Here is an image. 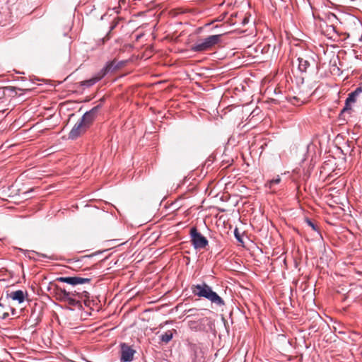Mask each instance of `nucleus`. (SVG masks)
Listing matches in <instances>:
<instances>
[{
	"mask_svg": "<svg viewBox=\"0 0 362 362\" xmlns=\"http://www.w3.org/2000/svg\"><path fill=\"white\" fill-rule=\"evenodd\" d=\"M113 30V25H111L110 27V32H111Z\"/></svg>",
	"mask_w": 362,
	"mask_h": 362,
	"instance_id": "bb28decb",
	"label": "nucleus"
},
{
	"mask_svg": "<svg viewBox=\"0 0 362 362\" xmlns=\"http://www.w3.org/2000/svg\"><path fill=\"white\" fill-rule=\"evenodd\" d=\"M120 360L122 362H130L134 358L135 351L124 343L121 344Z\"/></svg>",
	"mask_w": 362,
	"mask_h": 362,
	"instance_id": "423d86ee",
	"label": "nucleus"
},
{
	"mask_svg": "<svg viewBox=\"0 0 362 362\" xmlns=\"http://www.w3.org/2000/svg\"><path fill=\"white\" fill-rule=\"evenodd\" d=\"M70 305L72 306H80L81 303L80 301L78 300H76L73 298V295H71L66 300Z\"/></svg>",
	"mask_w": 362,
	"mask_h": 362,
	"instance_id": "4468645a",
	"label": "nucleus"
},
{
	"mask_svg": "<svg viewBox=\"0 0 362 362\" xmlns=\"http://www.w3.org/2000/svg\"><path fill=\"white\" fill-rule=\"evenodd\" d=\"M298 69L301 72H305L307 71L308 68L310 66L309 61L304 58H302V57H299L298 59Z\"/></svg>",
	"mask_w": 362,
	"mask_h": 362,
	"instance_id": "f8f14e48",
	"label": "nucleus"
},
{
	"mask_svg": "<svg viewBox=\"0 0 362 362\" xmlns=\"http://www.w3.org/2000/svg\"><path fill=\"white\" fill-rule=\"evenodd\" d=\"M190 238L191 243L194 249L201 250L204 249L209 244L207 239L198 231L196 227H192L190 229Z\"/></svg>",
	"mask_w": 362,
	"mask_h": 362,
	"instance_id": "7ed1b4c3",
	"label": "nucleus"
},
{
	"mask_svg": "<svg viewBox=\"0 0 362 362\" xmlns=\"http://www.w3.org/2000/svg\"><path fill=\"white\" fill-rule=\"evenodd\" d=\"M173 331L168 330L164 334H161L160 339L163 342L167 344L173 339Z\"/></svg>",
	"mask_w": 362,
	"mask_h": 362,
	"instance_id": "ddd939ff",
	"label": "nucleus"
},
{
	"mask_svg": "<svg viewBox=\"0 0 362 362\" xmlns=\"http://www.w3.org/2000/svg\"><path fill=\"white\" fill-rule=\"evenodd\" d=\"M88 128L79 119L74 126L69 134V138L71 139H76L81 134L85 132Z\"/></svg>",
	"mask_w": 362,
	"mask_h": 362,
	"instance_id": "1a4fd4ad",
	"label": "nucleus"
},
{
	"mask_svg": "<svg viewBox=\"0 0 362 362\" xmlns=\"http://www.w3.org/2000/svg\"><path fill=\"white\" fill-rule=\"evenodd\" d=\"M29 254L36 255H37V256H39V257H45V258H47V256L46 255L40 254V253L36 252H35V251L29 252ZM28 257H29L30 258H35V257H34V256H31L30 255H28Z\"/></svg>",
	"mask_w": 362,
	"mask_h": 362,
	"instance_id": "6ab92c4d",
	"label": "nucleus"
},
{
	"mask_svg": "<svg viewBox=\"0 0 362 362\" xmlns=\"http://www.w3.org/2000/svg\"><path fill=\"white\" fill-rule=\"evenodd\" d=\"M235 236L238 241L242 242V240L240 238V236L237 229L235 230Z\"/></svg>",
	"mask_w": 362,
	"mask_h": 362,
	"instance_id": "5701e85b",
	"label": "nucleus"
},
{
	"mask_svg": "<svg viewBox=\"0 0 362 362\" xmlns=\"http://www.w3.org/2000/svg\"><path fill=\"white\" fill-rule=\"evenodd\" d=\"M117 24V22H116V21H115V24H114L115 28L116 27Z\"/></svg>",
	"mask_w": 362,
	"mask_h": 362,
	"instance_id": "c85d7f7f",
	"label": "nucleus"
},
{
	"mask_svg": "<svg viewBox=\"0 0 362 362\" xmlns=\"http://www.w3.org/2000/svg\"><path fill=\"white\" fill-rule=\"evenodd\" d=\"M221 37V35H210L203 40H199L192 46L191 50L197 52L208 50L218 43Z\"/></svg>",
	"mask_w": 362,
	"mask_h": 362,
	"instance_id": "f03ea898",
	"label": "nucleus"
},
{
	"mask_svg": "<svg viewBox=\"0 0 362 362\" xmlns=\"http://www.w3.org/2000/svg\"><path fill=\"white\" fill-rule=\"evenodd\" d=\"M289 102L291 104L296 105H297V103L298 102V98H297L296 97L290 98H289Z\"/></svg>",
	"mask_w": 362,
	"mask_h": 362,
	"instance_id": "412c9836",
	"label": "nucleus"
},
{
	"mask_svg": "<svg viewBox=\"0 0 362 362\" xmlns=\"http://www.w3.org/2000/svg\"><path fill=\"white\" fill-rule=\"evenodd\" d=\"M115 250L119 247H121L127 243V241L124 242H120L119 239H115Z\"/></svg>",
	"mask_w": 362,
	"mask_h": 362,
	"instance_id": "a211bd4d",
	"label": "nucleus"
},
{
	"mask_svg": "<svg viewBox=\"0 0 362 362\" xmlns=\"http://www.w3.org/2000/svg\"><path fill=\"white\" fill-rule=\"evenodd\" d=\"M209 321L208 317H201L197 320H190L189 321V327L190 329L195 332L203 331L205 329V324Z\"/></svg>",
	"mask_w": 362,
	"mask_h": 362,
	"instance_id": "9d476101",
	"label": "nucleus"
},
{
	"mask_svg": "<svg viewBox=\"0 0 362 362\" xmlns=\"http://www.w3.org/2000/svg\"><path fill=\"white\" fill-rule=\"evenodd\" d=\"M362 93V87H358L355 90L348 95L345 101V105L341 110V113L343 114L351 110V104L356 102L357 97Z\"/></svg>",
	"mask_w": 362,
	"mask_h": 362,
	"instance_id": "39448f33",
	"label": "nucleus"
},
{
	"mask_svg": "<svg viewBox=\"0 0 362 362\" xmlns=\"http://www.w3.org/2000/svg\"><path fill=\"white\" fill-rule=\"evenodd\" d=\"M187 313L189 315L187 317H200V315L197 309L192 308L187 310Z\"/></svg>",
	"mask_w": 362,
	"mask_h": 362,
	"instance_id": "2eb2a0df",
	"label": "nucleus"
},
{
	"mask_svg": "<svg viewBox=\"0 0 362 362\" xmlns=\"http://www.w3.org/2000/svg\"><path fill=\"white\" fill-rule=\"evenodd\" d=\"M7 296L13 300H16L18 302V303H22L24 302L25 297L28 296V293L26 291L24 292L22 290H17L8 293Z\"/></svg>",
	"mask_w": 362,
	"mask_h": 362,
	"instance_id": "9b49d317",
	"label": "nucleus"
},
{
	"mask_svg": "<svg viewBox=\"0 0 362 362\" xmlns=\"http://www.w3.org/2000/svg\"><path fill=\"white\" fill-rule=\"evenodd\" d=\"M124 64H125V62H121V64H119V65L118 64V65H117L116 66H115V68H119V67H120L121 66H122Z\"/></svg>",
	"mask_w": 362,
	"mask_h": 362,
	"instance_id": "393cba45",
	"label": "nucleus"
},
{
	"mask_svg": "<svg viewBox=\"0 0 362 362\" xmlns=\"http://www.w3.org/2000/svg\"><path fill=\"white\" fill-rule=\"evenodd\" d=\"M306 223L309 226H310L313 228V230H317L316 225H315L310 219H307Z\"/></svg>",
	"mask_w": 362,
	"mask_h": 362,
	"instance_id": "aec40b11",
	"label": "nucleus"
},
{
	"mask_svg": "<svg viewBox=\"0 0 362 362\" xmlns=\"http://www.w3.org/2000/svg\"><path fill=\"white\" fill-rule=\"evenodd\" d=\"M99 108V105L93 107L90 110L86 112L80 119L81 122H83L87 128L90 127L93 120L95 119Z\"/></svg>",
	"mask_w": 362,
	"mask_h": 362,
	"instance_id": "0eeeda50",
	"label": "nucleus"
},
{
	"mask_svg": "<svg viewBox=\"0 0 362 362\" xmlns=\"http://www.w3.org/2000/svg\"><path fill=\"white\" fill-rule=\"evenodd\" d=\"M10 309L11 310L12 314L14 315L15 313H16V310L14 308H11Z\"/></svg>",
	"mask_w": 362,
	"mask_h": 362,
	"instance_id": "a878e982",
	"label": "nucleus"
},
{
	"mask_svg": "<svg viewBox=\"0 0 362 362\" xmlns=\"http://www.w3.org/2000/svg\"><path fill=\"white\" fill-rule=\"evenodd\" d=\"M113 61H110L107 63V66L101 70L100 75L99 76L93 77L90 79L85 80L81 82V86L83 88H89L93 86L96 82L100 80L107 73L113 72Z\"/></svg>",
	"mask_w": 362,
	"mask_h": 362,
	"instance_id": "20e7f679",
	"label": "nucleus"
},
{
	"mask_svg": "<svg viewBox=\"0 0 362 362\" xmlns=\"http://www.w3.org/2000/svg\"><path fill=\"white\" fill-rule=\"evenodd\" d=\"M3 308H4V305L0 303V315L2 313V312H4Z\"/></svg>",
	"mask_w": 362,
	"mask_h": 362,
	"instance_id": "b1692460",
	"label": "nucleus"
},
{
	"mask_svg": "<svg viewBox=\"0 0 362 362\" xmlns=\"http://www.w3.org/2000/svg\"><path fill=\"white\" fill-rule=\"evenodd\" d=\"M192 293L199 297H203L218 306L224 305L223 300L206 283L192 286Z\"/></svg>",
	"mask_w": 362,
	"mask_h": 362,
	"instance_id": "f257e3e1",
	"label": "nucleus"
},
{
	"mask_svg": "<svg viewBox=\"0 0 362 362\" xmlns=\"http://www.w3.org/2000/svg\"><path fill=\"white\" fill-rule=\"evenodd\" d=\"M281 181V178L278 176L276 178L270 180L268 183L269 187H272L274 185L279 184Z\"/></svg>",
	"mask_w": 362,
	"mask_h": 362,
	"instance_id": "f3484780",
	"label": "nucleus"
},
{
	"mask_svg": "<svg viewBox=\"0 0 362 362\" xmlns=\"http://www.w3.org/2000/svg\"><path fill=\"white\" fill-rule=\"evenodd\" d=\"M60 293L64 300H66L71 295H73L71 292H68L65 289H61Z\"/></svg>",
	"mask_w": 362,
	"mask_h": 362,
	"instance_id": "dca6fc26",
	"label": "nucleus"
},
{
	"mask_svg": "<svg viewBox=\"0 0 362 362\" xmlns=\"http://www.w3.org/2000/svg\"><path fill=\"white\" fill-rule=\"evenodd\" d=\"M9 316V314L8 312H2V313L0 315V317H1L3 320L6 319Z\"/></svg>",
	"mask_w": 362,
	"mask_h": 362,
	"instance_id": "4be33fe9",
	"label": "nucleus"
},
{
	"mask_svg": "<svg viewBox=\"0 0 362 362\" xmlns=\"http://www.w3.org/2000/svg\"><path fill=\"white\" fill-rule=\"evenodd\" d=\"M58 280L61 282H64L73 286L78 284H83L90 283V278H83L81 276H67V277H60Z\"/></svg>",
	"mask_w": 362,
	"mask_h": 362,
	"instance_id": "6e6552de",
	"label": "nucleus"
},
{
	"mask_svg": "<svg viewBox=\"0 0 362 362\" xmlns=\"http://www.w3.org/2000/svg\"><path fill=\"white\" fill-rule=\"evenodd\" d=\"M114 10H115V13H119V11L117 10V8L115 7L114 8Z\"/></svg>",
	"mask_w": 362,
	"mask_h": 362,
	"instance_id": "cd10ccee",
	"label": "nucleus"
}]
</instances>
